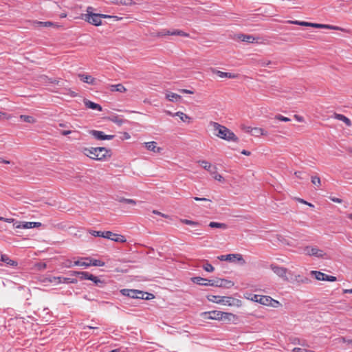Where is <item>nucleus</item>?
I'll list each match as a JSON object with an SVG mask.
<instances>
[{"mask_svg": "<svg viewBox=\"0 0 352 352\" xmlns=\"http://www.w3.org/2000/svg\"><path fill=\"white\" fill-rule=\"evenodd\" d=\"M72 131L71 130H64V131H60V133L63 135H67L69 134H71L72 133Z\"/></svg>", "mask_w": 352, "mask_h": 352, "instance_id": "63", "label": "nucleus"}, {"mask_svg": "<svg viewBox=\"0 0 352 352\" xmlns=\"http://www.w3.org/2000/svg\"><path fill=\"white\" fill-rule=\"evenodd\" d=\"M110 2L115 5L131 6L134 3L133 0H109Z\"/></svg>", "mask_w": 352, "mask_h": 352, "instance_id": "23", "label": "nucleus"}, {"mask_svg": "<svg viewBox=\"0 0 352 352\" xmlns=\"http://www.w3.org/2000/svg\"><path fill=\"white\" fill-rule=\"evenodd\" d=\"M0 221H4L6 222H8V223H11V222H13L14 221V219H7V218H4V217H0Z\"/></svg>", "mask_w": 352, "mask_h": 352, "instance_id": "61", "label": "nucleus"}, {"mask_svg": "<svg viewBox=\"0 0 352 352\" xmlns=\"http://www.w3.org/2000/svg\"><path fill=\"white\" fill-rule=\"evenodd\" d=\"M78 278L80 280H90L94 278V275L88 272H80Z\"/></svg>", "mask_w": 352, "mask_h": 352, "instance_id": "33", "label": "nucleus"}, {"mask_svg": "<svg viewBox=\"0 0 352 352\" xmlns=\"http://www.w3.org/2000/svg\"><path fill=\"white\" fill-rule=\"evenodd\" d=\"M238 38L243 42H246L248 43H252L255 41V38L252 35L248 34H239Z\"/></svg>", "mask_w": 352, "mask_h": 352, "instance_id": "22", "label": "nucleus"}, {"mask_svg": "<svg viewBox=\"0 0 352 352\" xmlns=\"http://www.w3.org/2000/svg\"><path fill=\"white\" fill-rule=\"evenodd\" d=\"M287 23L290 24H295L301 26H307V27H312L316 28H324L328 30H340V28L337 26H333L331 25H324V24H320V23H309L306 21H287Z\"/></svg>", "mask_w": 352, "mask_h": 352, "instance_id": "4", "label": "nucleus"}, {"mask_svg": "<svg viewBox=\"0 0 352 352\" xmlns=\"http://www.w3.org/2000/svg\"><path fill=\"white\" fill-rule=\"evenodd\" d=\"M146 148L151 151L154 153H160L162 151V148L157 147L155 142H145Z\"/></svg>", "mask_w": 352, "mask_h": 352, "instance_id": "16", "label": "nucleus"}, {"mask_svg": "<svg viewBox=\"0 0 352 352\" xmlns=\"http://www.w3.org/2000/svg\"><path fill=\"white\" fill-rule=\"evenodd\" d=\"M198 163L206 170L210 172L211 174H214V172L210 170L211 168V164L206 160H199Z\"/></svg>", "mask_w": 352, "mask_h": 352, "instance_id": "35", "label": "nucleus"}, {"mask_svg": "<svg viewBox=\"0 0 352 352\" xmlns=\"http://www.w3.org/2000/svg\"><path fill=\"white\" fill-rule=\"evenodd\" d=\"M251 135L256 137H259L260 135H267V132L261 128L254 127V129L251 130Z\"/></svg>", "mask_w": 352, "mask_h": 352, "instance_id": "20", "label": "nucleus"}, {"mask_svg": "<svg viewBox=\"0 0 352 352\" xmlns=\"http://www.w3.org/2000/svg\"><path fill=\"white\" fill-rule=\"evenodd\" d=\"M110 90L111 91H118L120 93H124L126 91V89L124 87L122 84H118V85H111Z\"/></svg>", "mask_w": 352, "mask_h": 352, "instance_id": "25", "label": "nucleus"}, {"mask_svg": "<svg viewBox=\"0 0 352 352\" xmlns=\"http://www.w3.org/2000/svg\"><path fill=\"white\" fill-rule=\"evenodd\" d=\"M89 261L90 262L89 263V264H90V266L92 265L102 267L104 265V262L101 260L91 258L89 259Z\"/></svg>", "mask_w": 352, "mask_h": 352, "instance_id": "39", "label": "nucleus"}, {"mask_svg": "<svg viewBox=\"0 0 352 352\" xmlns=\"http://www.w3.org/2000/svg\"><path fill=\"white\" fill-rule=\"evenodd\" d=\"M233 285H234L233 282H232L230 280H228L226 279H223V287H222L230 288Z\"/></svg>", "mask_w": 352, "mask_h": 352, "instance_id": "47", "label": "nucleus"}, {"mask_svg": "<svg viewBox=\"0 0 352 352\" xmlns=\"http://www.w3.org/2000/svg\"><path fill=\"white\" fill-rule=\"evenodd\" d=\"M191 280L192 283L195 284L206 286V283L207 282L208 279L200 276H195L191 278Z\"/></svg>", "mask_w": 352, "mask_h": 352, "instance_id": "27", "label": "nucleus"}, {"mask_svg": "<svg viewBox=\"0 0 352 352\" xmlns=\"http://www.w3.org/2000/svg\"><path fill=\"white\" fill-rule=\"evenodd\" d=\"M54 280H58V283H76L78 282L76 278H62V277H53Z\"/></svg>", "mask_w": 352, "mask_h": 352, "instance_id": "21", "label": "nucleus"}, {"mask_svg": "<svg viewBox=\"0 0 352 352\" xmlns=\"http://www.w3.org/2000/svg\"><path fill=\"white\" fill-rule=\"evenodd\" d=\"M100 19H114L116 21H118L120 20L121 18L117 16H111V15H108V14H100Z\"/></svg>", "mask_w": 352, "mask_h": 352, "instance_id": "48", "label": "nucleus"}, {"mask_svg": "<svg viewBox=\"0 0 352 352\" xmlns=\"http://www.w3.org/2000/svg\"><path fill=\"white\" fill-rule=\"evenodd\" d=\"M335 118L338 120L344 122L348 126H351V121L345 116L342 114L335 113Z\"/></svg>", "mask_w": 352, "mask_h": 352, "instance_id": "26", "label": "nucleus"}, {"mask_svg": "<svg viewBox=\"0 0 352 352\" xmlns=\"http://www.w3.org/2000/svg\"><path fill=\"white\" fill-rule=\"evenodd\" d=\"M202 316L204 319L221 320L228 322H234L236 319V316L233 314L217 310L204 312Z\"/></svg>", "mask_w": 352, "mask_h": 352, "instance_id": "2", "label": "nucleus"}, {"mask_svg": "<svg viewBox=\"0 0 352 352\" xmlns=\"http://www.w3.org/2000/svg\"><path fill=\"white\" fill-rule=\"evenodd\" d=\"M84 153L87 157L99 161L110 158L112 155L111 151L105 147L85 148Z\"/></svg>", "mask_w": 352, "mask_h": 352, "instance_id": "1", "label": "nucleus"}, {"mask_svg": "<svg viewBox=\"0 0 352 352\" xmlns=\"http://www.w3.org/2000/svg\"><path fill=\"white\" fill-rule=\"evenodd\" d=\"M131 138V135L127 132L123 133V137L122 138V140H128Z\"/></svg>", "mask_w": 352, "mask_h": 352, "instance_id": "62", "label": "nucleus"}, {"mask_svg": "<svg viewBox=\"0 0 352 352\" xmlns=\"http://www.w3.org/2000/svg\"><path fill=\"white\" fill-rule=\"evenodd\" d=\"M272 271L281 278H285L287 274V269L283 267H280L275 265H271L270 266Z\"/></svg>", "mask_w": 352, "mask_h": 352, "instance_id": "13", "label": "nucleus"}, {"mask_svg": "<svg viewBox=\"0 0 352 352\" xmlns=\"http://www.w3.org/2000/svg\"><path fill=\"white\" fill-rule=\"evenodd\" d=\"M38 25L41 27H54V28L59 27L58 25L55 24L51 21H45V22L40 21V22H38Z\"/></svg>", "mask_w": 352, "mask_h": 352, "instance_id": "41", "label": "nucleus"}, {"mask_svg": "<svg viewBox=\"0 0 352 352\" xmlns=\"http://www.w3.org/2000/svg\"><path fill=\"white\" fill-rule=\"evenodd\" d=\"M153 213L155 214H157V215H160V216L164 217L165 218L168 217V215H166V214H163V213H162V212H159L157 210H153Z\"/></svg>", "mask_w": 352, "mask_h": 352, "instance_id": "60", "label": "nucleus"}, {"mask_svg": "<svg viewBox=\"0 0 352 352\" xmlns=\"http://www.w3.org/2000/svg\"><path fill=\"white\" fill-rule=\"evenodd\" d=\"M311 183L314 185L319 187L321 185V181H320V177H318V176H312L311 177Z\"/></svg>", "mask_w": 352, "mask_h": 352, "instance_id": "45", "label": "nucleus"}, {"mask_svg": "<svg viewBox=\"0 0 352 352\" xmlns=\"http://www.w3.org/2000/svg\"><path fill=\"white\" fill-rule=\"evenodd\" d=\"M84 104L87 108L91 109L94 110H98L99 111H101L102 110V107L99 104L95 103L87 99L84 100Z\"/></svg>", "mask_w": 352, "mask_h": 352, "instance_id": "14", "label": "nucleus"}, {"mask_svg": "<svg viewBox=\"0 0 352 352\" xmlns=\"http://www.w3.org/2000/svg\"><path fill=\"white\" fill-rule=\"evenodd\" d=\"M78 77L80 80L83 81L89 85H95L96 79L90 75H87L85 74H79Z\"/></svg>", "mask_w": 352, "mask_h": 352, "instance_id": "15", "label": "nucleus"}, {"mask_svg": "<svg viewBox=\"0 0 352 352\" xmlns=\"http://www.w3.org/2000/svg\"><path fill=\"white\" fill-rule=\"evenodd\" d=\"M166 35H172V36H180L184 37H189V34L186 33L180 30H163L162 32H159L157 34V36H163Z\"/></svg>", "mask_w": 352, "mask_h": 352, "instance_id": "8", "label": "nucleus"}, {"mask_svg": "<svg viewBox=\"0 0 352 352\" xmlns=\"http://www.w3.org/2000/svg\"><path fill=\"white\" fill-rule=\"evenodd\" d=\"M40 222H16L14 223V226L16 228L20 229H30L33 228H38L41 226Z\"/></svg>", "mask_w": 352, "mask_h": 352, "instance_id": "11", "label": "nucleus"}, {"mask_svg": "<svg viewBox=\"0 0 352 352\" xmlns=\"http://www.w3.org/2000/svg\"><path fill=\"white\" fill-rule=\"evenodd\" d=\"M113 235V233L112 232L105 231V232H103L102 237L111 240Z\"/></svg>", "mask_w": 352, "mask_h": 352, "instance_id": "51", "label": "nucleus"}, {"mask_svg": "<svg viewBox=\"0 0 352 352\" xmlns=\"http://www.w3.org/2000/svg\"><path fill=\"white\" fill-rule=\"evenodd\" d=\"M3 263H5L7 265L10 266H17L18 263L16 261L12 260L10 257L6 254H2L1 260Z\"/></svg>", "mask_w": 352, "mask_h": 352, "instance_id": "19", "label": "nucleus"}, {"mask_svg": "<svg viewBox=\"0 0 352 352\" xmlns=\"http://www.w3.org/2000/svg\"><path fill=\"white\" fill-rule=\"evenodd\" d=\"M90 280L93 281L94 283L99 287H103L106 284L104 280H101L96 276H94V278L90 279Z\"/></svg>", "mask_w": 352, "mask_h": 352, "instance_id": "32", "label": "nucleus"}, {"mask_svg": "<svg viewBox=\"0 0 352 352\" xmlns=\"http://www.w3.org/2000/svg\"><path fill=\"white\" fill-rule=\"evenodd\" d=\"M214 287H223V278H217L214 280Z\"/></svg>", "mask_w": 352, "mask_h": 352, "instance_id": "53", "label": "nucleus"}, {"mask_svg": "<svg viewBox=\"0 0 352 352\" xmlns=\"http://www.w3.org/2000/svg\"><path fill=\"white\" fill-rule=\"evenodd\" d=\"M203 268L208 272H212L214 270V267L208 261L203 265Z\"/></svg>", "mask_w": 352, "mask_h": 352, "instance_id": "44", "label": "nucleus"}, {"mask_svg": "<svg viewBox=\"0 0 352 352\" xmlns=\"http://www.w3.org/2000/svg\"><path fill=\"white\" fill-rule=\"evenodd\" d=\"M234 298L230 296H222L221 303L223 305H232L234 304Z\"/></svg>", "mask_w": 352, "mask_h": 352, "instance_id": "31", "label": "nucleus"}, {"mask_svg": "<svg viewBox=\"0 0 352 352\" xmlns=\"http://www.w3.org/2000/svg\"><path fill=\"white\" fill-rule=\"evenodd\" d=\"M221 297L220 296H215V295H208L207 296V299L212 302L221 304Z\"/></svg>", "mask_w": 352, "mask_h": 352, "instance_id": "37", "label": "nucleus"}, {"mask_svg": "<svg viewBox=\"0 0 352 352\" xmlns=\"http://www.w3.org/2000/svg\"><path fill=\"white\" fill-rule=\"evenodd\" d=\"M333 202L341 204L343 202L342 199L335 197H330L329 198Z\"/></svg>", "mask_w": 352, "mask_h": 352, "instance_id": "54", "label": "nucleus"}, {"mask_svg": "<svg viewBox=\"0 0 352 352\" xmlns=\"http://www.w3.org/2000/svg\"><path fill=\"white\" fill-rule=\"evenodd\" d=\"M296 281L299 284H308L311 283V280L309 278L301 276L300 275L296 276Z\"/></svg>", "mask_w": 352, "mask_h": 352, "instance_id": "38", "label": "nucleus"}, {"mask_svg": "<svg viewBox=\"0 0 352 352\" xmlns=\"http://www.w3.org/2000/svg\"><path fill=\"white\" fill-rule=\"evenodd\" d=\"M206 285H210L214 287V280L208 279L207 282L206 283Z\"/></svg>", "mask_w": 352, "mask_h": 352, "instance_id": "64", "label": "nucleus"}, {"mask_svg": "<svg viewBox=\"0 0 352 352\" xmlns=\"http://www.w3.org/2000/svg\"><path fill=\"white\" fill-rule=\"evenodd\" d=\"M210 69L212 74H217L220 78H237L239 77V74H237L224 72L217 70L215 68H210Z\"/></svg>", "mask_w": 352, "mask_h": 352, "instance_id": "12", "label": "nucleus"}, {"mask_svg": "<svg viewBox=\"0 0 352 352\" xmlns=\"http://www.w3.org/2000/svg\"><path fill=\"white\" fill-rule=\"evenodd\" d=\"M89 133L98 140H110L114 138L113 135H105L103 131L97 130H91Z\"/></svg>", "mask_w": 352, "mask_h": 352, "instance_id": "10", "label": "nucleus"}, {"mask_svg": "<svg viewBox=\"0 0 352 352\" xmlns=\"http://www.w3.org/2000/svg\"><path fill=\"white\" fill-rule=\"evenodd\" d=\"M118 200L120 203H124V204H132L133 206L136 204V201L134 199H132L120 198Z\"/></svg>", "mask_w": 352, "mask_h": 352, "instance_id": "42", "label": "nucleus"}, {"mask_svg": "<svg viewBox=\"0 0 352 352\" xmlns=\"http://www.w3.org/2000/svg\"><path fill=\"white\" fill-rule=\"evenodd\" d=\"M270 300V296H261V298H259V303L263 305H269Z\"/></svg>", "mask_w": 352, "mask_h": 352, "instance_id": "40", "label": "nucleus"}, {"mask_svg": "<svg viewBox=\"0 0 352 352\" xmlns=\"http://www.w3.org/2000/svg\"><path fill=\"white\" fill-rule=\"evenodd\" d=\"M89 233L91 234L94 236H100L102 237L103 232L102 231H96V230H89Z\"/></svg>", "mask_w": 352, "mask_h": 352, "instance_id": "49", "label": "nucleus"}, {"mask_svg": "<svg viewBox=\"0 0 352 352\" xmlns=\"http://www.w3.org/2000/svg\"><path fill=\"white\" fill-rule=\"evenodd\" d=\"M172 115L173 117L178 116L183 122H187L189 123L191 121V118L182 111L176 112L175 114Z\"/></svg>", "mask_w": 352, "mask_h": 352, "instance_id": "24", "label": "nucleus"}, {"mask_svg": "<svg viewBox=\"0 0 352 352\" xmlns=\"http://www.w3.org/2000/svg\"><path fill=\"white\" fill-rule=\"evenodd\" d=\"M218 259L220 261H227L230 262H234L237 260L241 264H244L245 263L243 256L240 254H230L227 255H221L219 256Z\"/></svg>", "mask_w": 352, "mask_h": 352, "instance_id": "7", "label": "nucleus"}, {"mask_svg": "<svg viewBox=\"0 0 352 352\" xmlns=\"http://www.w3.org/2000/svg\"><path fill=\"white\" fill-rule=\"evenodd\" d=\"M182 221L184 224L190 225V226H192L193 227H197V226H198L199 225V222L193 221L188 220V219H183V220H182Z\"/></svg>", "mask_w": 352, "mask_h": 352, "instance_id": "43", "label": "nucleus"}, {"mask_svg": "<svg viewBox=\"0 0 352 352\" xmlns=\"http://www.w3.org/2000/svg\"><path fill=\"white\" fill-rule=\"evenodd\" d=\"M193 199L195 200V201H211L210 199H208L207 198H200V197H193Z\"/></svg>", "mask_w": 352, "mask_h": 352, "instance_id": "59", "label": "nucleus"}, {"mask_svg": "<svg viewBox=\"0 0 352 352\" xmlns=\"http://www.w3.org/2000/svg\"><path fill=\"white\" fill-rule=\"evenodd\" d=\"M211 124L213 126L214 130L215 131L214 134L217 137L227 141L232 140L234 142H238L239 138L227 127L214 122H212Z\"/></svg>", "mask_w": 352, "mask_h": 352, "instance_id": "3", "label": "nucleus"}, {"mask_svg": "<svg viewBox=\"0 0 352 352\" xmlns=\"http://www.w3.org/2000/svg\"><path fill=\"white\" fill-rule=\"evenodd\" d=\"M111 241L119 243H125L126 241V239L124 236L121 234L113 233Z\"/></svg>", "mask_w": 352, "mask_h": 352, "instance_id": "34", "label": "nucleus"}, {"mask_svg": "<svg viewBox=\"0 0 352 352\" xmlns=\"http://www.w3.org/2000/svg\"><path fill=\"white\" fill-rule=\"evenodd\" d=\"M214 174H215V175H214V179H216V180H217V181H220V182H221V181H222V180H223V177H222L221 175H219V174H218V173H216V171H214Z\"/></svg>", "mask_w": 352, "mask_h": 352, "instance_id": "57", "label": "nucleus"}, {"mask_svg": "<svg viewBox=\"0 0 352 352\" xmlns=\"http://www.w3.org/2000/svg\"><path fill=\"white\" fill-rule=\"evenodd\" d=\"M74 265H78V266L87 267L90 266V264H89V263L81 262V261H77L74 262Z\"/></svg>", "mask_w": 352, "mask_h": 352, "instance_id": "52", "label": "nucleus"}, {"mask_svg": "<svg viewBox=\"0 0 352 352\" xmlns=\"http://www.w3.org/2000/svg\"><path fill=\"white\" fill-rule=\"evenodd\" d=\"M137 292H138L135 298L137 299L150 300L154 298V296L152 294L144 292L140 290H137Z\"/></svg>", "mask_w": 352, "mask_h": 352, "instance_id": "18", "label": "nucleus"}, {"mask_svg": "<svg viewBox=\"0 0 352 352\" xmlns=\"http://www.w3.org/2000/svg\"><path fill=\"white\" fill-rule=\"evenodd\" d=\"M166 98L170 100V101H172V102H174V101H178L181 99V96L177 94H175V93H172V92H168L166 94Z\"/></svg>", "mask_w": 352, "mask_h": 352, "instance_id": "28", "label": "nucleus"}, {"mask_svg": "<svg viewBox=\"0 0 352 352\" xmlns=\"http://www.w3.org/2000/svg\"><path fill=\"white\" fill-rule=\"evenodd\" d=\"M20 119L21 120H23V122H25L28 123H35L36 122V119L31 116L21 115Z\"/></svg>", "mask_w": 352, "mask_h": 352, "instance_id": "36", "label": "nucleus"}, {"mask_svg": "<svg viewBox=\"0 0 352 352\" xmlns=\"http://www.w3.org/2000/svg\"><path fill=\"white\" fill-rule=\"evenodd\" d=\"M261 295L254 294L252 298V300H253L254 302H259V298H261Z\"/></svg>", "mask_w": 352, "mask_h": 352, "instance_id": "58", "label": "nucleus"}, {"mask_svg": "<svg viewBox=\"0 0 352 352\" xmlns=\"http://www.w3.org/2000/svg\"><path fill=\"white\" fill-rule=\"evenodd\" d=\"M109 119L111 122L117 124L118 126H121L125 122L124 119L121 118L118 116H111Z\"/></svg>", "mask_w": 352, "mask_h": 352, "instance_id": "30", "label": "nucleus"}, {"mask_svg": "<svg viewBox=\"0 0 352 352\" xmlns=\"http://www.w3.org/2000/svg\"><path fill=\"white\" fill-rule=\"evenodd\" d=\"M179 91L180 93H182V94H194L193 91H191V90H189V89H179Z\"/></svg>", "mask_w": 352, "mask_h": 352, "instance_id": "56", "label": "nucleus"}, {"mask_svg": "<svg viewBox=\"0 0 352 352\" xmlns=\"http://www.w3.org/2000/svg\"><path fill=\"white\" fill-rule=\"evenodd\" d=\"M80 19L95 26L102 25L100 14H81Z\"/></svg>", "mask_w": 352, "mask_h": 352, "instance_id": "5", "label": "nucleus"}, {"mask_svg": "<svg viewBox=\"0 0 352 352\" xmlns=\"http://www.w3.org/2000/svg\"><path fill=\"white\" fill-rule=\"evenodd\" d=\"M304 253L308 256H313L317 258H323L325 252L317 247L306 246L304 248Z\"/></svg>", "mask_w": 352, "mask_h": 352, "instance_id": "6", "label": "nucleus"}, {"mask_svg": "<svg viewBox=\"0 0 352 352\" xmlns=\"http://www.w3.org/2000/svg\"><path fill=\"white\" fill-rule=\"evenodd\" d=\"M120 293L125 296L131 298H135L137 296V289H122L120 290Z\"/></svg>", "mask_w": 352, "mask_h": 352, "instance_id": "17", "label": "nucleus"}, {"mask_svg": "<svg viewBox=\"0 0 352 352\" xmlns=\"http://www.w3.org/2000/svg\"><path fill=\"white\" fill-rule=\"evenodd\" d=\"M37 267L40 270H43L46 268L47 265L45 263H39L36 265Z\"/></svg>", "mask_w": 352, "mask_h": 352, "instance_id": "55", "label": "nucleus"}, {"mask_svg": "<svg viewBox=\"0 0 352 352\" xmlns=\"http://www.w3.org/2000/svg\"><path fill=\"white\" fill-rule=\"evenodd\" d=\"M275 118L278 120L283 121V122H289L291 120L289 118L285 117L280 114L276 115L275 116Z\"/></svg>", "mask_w": 352, "mask_h": 352, "instance_id": "50", "label": "nucleus"}, {"mask_svg": "<svg viewBox=\"0 0 352 352\" xmlns=\"http://www.w3.org/2000/svg\"><path fill=\"white\" fill-rule=\"evenodd\" d=\"M311 274L314 276L315 278L318 280L333 282L337 280V278L336 276H329L319 271H311Z\"/></svg>", "mask_w": 352, "mask_h": 352, "instance_id": "9", "label": "nucleus"}, {"mask_svg": "<svg viewBox=\"0 0 352 352\" xmlns=\"http://www.w3.org/2000/svg\"><path fill=\"white\" fill-rule=\"evenodd\" d=\"M270 300H271V301H270L268 306L277 308L281 305L280 303L279 302V301L273 299L272 297H270Z\"/></svg>", "mask_w": 352, "mask_h": 352, "instance_id": "46", "label": "nucleus"}, {"mask_svg": "<svg viewBox=\"0 0 352 352\" xmlns=\"http://www.w3.org/2000/svg\"><path fill=\"white\" fill-rule=\"evenodd\" d=\"M212 228H221L226 230L228 228V226L223 223L214 222L212 221L208 225Z\"/></svg>", "mask_w": 352, "mask_h": 352, "instance_id": "29", "label": "nucleus"}]
</instances>
